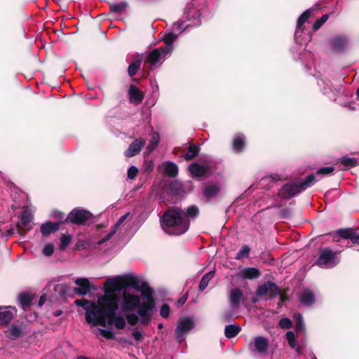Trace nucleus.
<instances>
[{
    "label": "nucleus",
    "mask_w": 359,
    "mask_h": 359,
    "mask_svg": "<svg viewBox=\"0 0 359 359\" xmlns=\"http://www.w3.org/2000/svg\"><path fill=\"white\" fill-rule=\"evenodd\" d=\"M120 298L112 297L107 294L98 297L96 302L92 303L91 310L87 311L86 320L93 326L107 325L114 327L118 330H123L126 327V319L117 315L119 308Z\"/></svg>",
    "instance_id": "1"
},
{
    "label": "nucleus",
    "mask_w": 359,
    "mask_h": 359,
    "mask_svg": "<svg viewBox=\"0 0 359 359\" xmlns=\"http://www.w3.org/2000/svg\"><path fill=\"white\" fill-rule=\"evenodd\" d=\"M142 286L144 290L142 291L141 297L145 300L142 302H140L136 310L137 313H130L126 314V321L131 326H135L139 321L142 325H147L151 320L153 313L156 311L154 289L146 281L142 282Z\"/></svg>",
    "instance_id": "2"
},
{
    "label": "nucleus",
    "mask_w": 359,
    "mask_h": 359,
    "mask_svg": "<svg viewBox=\"0 0 359 359\" xmlns=\"http://www.w3.org/2000/svg\"><path fill=\"white\" fill-rule=\"evenodd\" d=\"M161 226L165 231L173 236L185 233L190 226V220L182 217V209L169 207L161 218Z\"/></svg>",
    "instance_id": "3"
},
{
    "label": "nucleus",
    "mask_w": 359,
    "mask_h": 359,
    "mask_svg": "<svg viewBox=\"0 0 359 359\" xmlns=\"http://www.w3.org/2000/svg\"><path fill=\"white\" fill-rule=\"evenodd\" d=\"M288 289L281 290L276 284L271 280L266 281L264 284L259 285L256 290V294L263 297L268 294V299L272 300L277 295L280 297V302L283 303L288 300L286 293Z\"/></svg>",
    "instance_id": "4"
},
{
    "label": "nucleus",
    "mask_w": 359,
    "mask_h": 359,
    "mask_svg": "<svg viewBox=\"0 0 359 359\" xmlns=\"http://www.w3.org/2000/svg\"><path fill=\"white\" fill-rule=\"evenodd\" d=\"M121 310L126 313H134L139 306L141 301V295L133 294L129 290H124L122 292Z\"/></svg>",
    "instance_id": "5"
},
{
    "label": "nucleus",
    "mask_w": 359,
    "mask_h": 359,
    "mask_svg": "<svg viewBox=\"0 0 359 359\" xmlns=\"http://www.w3.org/2000/svg\"><path fill=\"white\" fill-rule=\"evenodd\" d=\"M93 214L84 209L79 208H74L65 218L63 222L72 223L75 225H84L88 221L93 218Z\"/></svg>",
    "instance_id": "6"
},
{
    "label": "nucleus",
    "mask_w": 359,
    "mask_h": 359,
    "mask_svg": "<svg viewBox=\"0 0 359 359\" xmlns=\"http://www.w3.org/2000/svg\"><path fill=\"white\" fill-rule=\"evenodd\" d=\"M337 252L332 251L329 248H320L318 257L315 262L316 265L321 268H331L336 264Z\"/></svg>",
    "instance_id": "7"
},
{
    "label": "nucleus",
    "mask_w": 359,
    "mask_h": 359,
    "mask_svg": "<svg viewBox=\"0 0 359 359\" xmlns=\"http://www.w3.org/2000/svg\"><path fill=\"white\" fill-rule=\"evenodd\" d=\"M104 294L112 297L120 298L116 292H123L121 277L108 278L104 284Z\"/></svg>",
    "instance_id": "8"
},
{
    "label": "nucleus",
    "mask_w": 359,
    "mask_h": 359,
    "mask_svg": "<svg viewBox=\"0 0 359 359\" xmlns=\"http://www.w3.org/2000/svg\"><path fill=\"white\" fill-rule=\"evenodd\" d=\"M194 323L189 318H184L180 320L177 323V327L175 330V335L176 339L181 343L184 340V337L190 330L194 329Z\"/></svg>",
    "instance_id": "9"
},
{
    "label": "nucleus",
    "mask_w": 359,
    "mask_h": 359,
    "mask_svg": "<svg viewBox=\"0 0 359 359\" xmlns=\"http://www.w3.org/2000/svg\"><path fill=\"white\" fill-rule=\"evenodd\" d=\"M33 219V215L29 210L25 209L22 211L20 220L16 224L17 231L20 235L25 236L31 230L32 227L29 226V225Z\"/></svg>",
    "instance_id": "10"
},
{
    "label": "nucleus",
    "mask_w": 359,
    "mask_h": 359,
    "mask_svg": "<svg viewBox=\"0 0 359 359\" xmlns=\"http://www.w3.org/2000/svg\"><path fill=\"white\" fill-rule=\"evenodd\" d=\"M299 187L297 181L292 183H287L280 187L278 190V195L282 198H290L302 191Z\"/></svg>",
    "instance_id": "11"
},
{
    "label": "nucleus",
    "mask_w": 359,
    "mask_h": 359,
    "mask_svg": "<svg viewBox=\"0 0 359 359\" xmlns=\"http://www.w3.org/2000/svg\"><path fill=\"white\" fill-rule=\"evenodd\" d=\"M122 285L123 290H128V288H133L135 290L141 292L144 290L142 286V282L140 283L139 278L136 276L127 275L121 277Z\"/></svg>",
    "instance_id": "12"
},
{
    "label": "nucleus",
    "mask_w": 359,
    "mask_h": 359,
    "mask_svg": "<svg viewBox=\"0 0 359 359\" xmlns=\"http://www.w3.org/2000/svg\"><path fill=\"white\" fill-rule=\"evenodd\" d=\"M269 340L264 337H257L254 339L253 342L250 343L248 348L253 352H257L259 354L266 353L269 348Z\"/></svg>",
    "instance_id": "13"
},
{
    "label": "nucleus",
    "mask_w": 359,
    "mask_h": 359,
    "mask_svg": "<svg viewBox=\"0 0 359 359\" xmlns=\"http://www.w3.org/2000/svg\"><path fill=\"white\" fill-rule=\"evenodd\" d=\"M74 283L78 286L74 288V292L79 295L85 296L90 293L94 287L89 280L86 278H78L74 280Z\"/></svg>",
    "instance_id": "14"
},
{
    "label": "nucleus",
    "mask_w": 359,
    "mask_h": 359,
    "mask_svg": "<svg viewBox=\"0 0 359 359\" xmlns=\"http://www.w3.org/2000/svg\"><path fill=\"white\" fill-rule=\"evenodd\" d=\"M221 191V186L218 182H214L205 185L202 193L207 203H210L212 199L216 198Z\"/></svg>",
    "instance_id": "15"
},
{
    "label": "nucleus",
    "mask_w": 359,
    "mask_h": 359,
    "mask_svg": "<svg viewBox=\"0 0 359 359\" xmlns=\"http://www.w3.org/2000/svg\"><path fill=\"white\" fill-rule=\"evenodd\" d=\"M349 40L346 35H337L330 39V44L334 51L341 52L347 47Z\"/></svg>",
    "instance_id": "16"
},
{
    "label": "nucleus",
    "mask_w": 359,
    "mask_h": 359,
    "mask_svg": "<svg viewBox=\"0 0 359 359\" xmlns=\"http://www.w3.org/2000/svg\"><path fill=\"white\" fill-rule=\"evenodd\" d=\"M146 142L142 138H138L135 140L128 147V149H126L124 152V155L130 158L137 155L142 149L144 147Z\"/></svg>",
    "instance_id": "17"
},
{
    "label": "nucleus",
    "mask_w": 359,
    "mask_h": 359,
    "mask_svg": "<svg viewBox=\"0 0 359 359\" xmlns=\"http://www.w3.org/2000/svg\"><path fill=\"white\" fill-rule=\"evenodd\" d=\"M65 224L63 221H59L57 222H53L47 221L41 225V232L44 237L48 236L50 233L57 232L61 226Z\"/></svg>",
    "instance_id": "18"
},
{
    "label": "nucleus",
    "mask_w": 359,
    "mask_h": 359,
    "mask_svg": "<svg viewBox=\"0 0 359 359\" xmlns=\"http://www.w3.org/2000/svg\"><path fill=\"white\" fill-rule=\"evenodd\" d=\"M167 55H168V53L165 52V50L161 47L156 48L148 53L145 62L154 65L156 64L161 58L165 57Z\"/></svg>",
    "instance_id": "19"
},
{
    "label": "nucleus",
    "mask_w": 359,
    "mask_h": 359,
    "mask_svg": "<svg viewBox=\"0 0 359 359\" xmlns=\"http://www.w3.org/2000/svg\"><path fill=\"white\" fill-rule=\"evenodd\" d=\"M261 276L260 271L255 267H246L241 270L237 276L242 279L253 280L257 279Z\"/></svg>",
    "instance_id": "20"
},
{
    "label": "nucleus",
    "mask_w": 359,
    "mask_h": 359,
    "mask_svg": "<svg viewBox=\"0 0 359 359\" xmlns=\"http://www.w3.org/2000/svg\"><path fill=\"white\" fill-rule=\"evenodd\" d=\"M129 100L131 102L140 104L142 102L144 94L139 90L135 86L131 85L128 89Z\"/></svg>",
    "instance_id": "21"
},
{
    "label": "nucleus",
    "mask_w": 359,
    "mask_h": 359,
    "mask_svg": "<svg viewBox=\"0 0 359 359\" xmlns=\"http://www.w3.org/2000/svg\"><path fill=\"white\" fill-rule=\"evenodd\" d=\"M299 302L302 305L311 306L316 302L314 293L309 289H305L299 296Z\"/></svg>",
    "instance_id": "22"
},
{
    "label": "nucleus",
    "mask_w": 359,
    "mask_h": 359,
    "mask_svg": "<svg viewBox=\"0 0 359 359\" xmlns=\"http://www.w3.org/2000/svg\"><path fill=\"white\" fill-rule=\"evenodd\" d=\"M189 171L193 177H207L205 168L198 163H193L189 166Z\"/></svg>",
    "instance_id": "23"
},
{
    "label": "nucleus",
    "mask_w": 359,
    "mask_h": 359,
    "mask_svg": "<svg viewBox=\"0 0 359 359\" xmlns=\"http://www.w3.org/2000/svg\"><path fill=\"white\" fill-rule=\"evenodd\" d=\"M243 297V292L240 288L232 289L230 292L229 300L232 306L238 308Z\"/></svg>",
    "instance_id": "24"
},
{
    "label": "nucleus",
    "mask_w": 359,
    "mask_h": 359,
    "mask_svg": "<svg viewBox=\"0 0 359 359\" xmlns=\"http://www.w3.org/2000/svg\"><path fill=\"white\" fill-rule=\"evenodd\" d=\"M245 147V136L243 135L234 136L232 142L233 150L236 153L242 152Z\"/></svg>",
    "instance_id": "25"
},
{
    "label": "nucleus",
    "mask_w": 359,
    "mask_h": 359,
    "mask_svg": "<svg viewBox=\"0 0 359 359\" xmlns=\"http://www.w3.org/2000/svg\"><path fill=\"white\" fill-rule=\"evenodd\" d=\"M188 152L183 154L182 157L187 161H190L194 159L199 154L200 147L198 145L192 144L191 142L189 143V147L187 148Z\"/></svg>",
    "instance_id": "26"
},
{
    "label": "nucleus",
    "mask_w": 359,
    "mask_h": 359,
    "mask_svg": "<svg viewBox=\"0 0 359 359\" xmlns=\"http://www.w3.org/2000/svg\"><path fill=\"white\" fill-rule=\"evenodd\" d=\"M142 56L137 55L135 61L132 62L128 67V74L130 77H133L140 69Z\"/></svg>",
    "instance_id": "27"
},
{
    "label": "nucleus",
    "mask_w": 359,
    "mask_h": 359,
    "mask_svg": "<svg viewBox=\"0 0 359 359\" xmlns=\"http://www.w3.org/2000/svg\"><path fill=\"white\" fill-rule=\"evenodd\" d=\"M176 37V34L172 32L166 34L163 39L165 45L161 48L165 50L168 54L170 53L172 50V44Z\"/></svg>",
    "instance_id": "28"
},
{
    "label": "nucleus",
    "mask_w": 359,
    "mask_h": 359,
    "mask_svg": "<svg viewBox=\"0 0 359 359\" xmlns=\"http://www.w3.org/2000/svg\"><path fill=\"white\" fill-rule=\"evenodd\" d=\"M241 331V327L236 324H231L225 326L224 334L228 339H231L237 336Z\"/></svg>",
    "instance_id": "29"
},
{
    "label": "nucleus",
    "mask_w": 359,
    "mask_h": 359,
    "mask_svg": "<svg viewBox=\"0 0 359 359\" xmlns=\"http://www.w3.org/2000/svg\"><path fill=\"white\" fill-rule=\"evenodd\" d=\"M35 297V294H30L29 292H22L19 294V302L24 309L28 308L32 304L33 299Z\"/></svg>",
    "instance_id": "30"
},
{
    "label": "nucleus",
    "mask_w": 359,
    "mask_h": 359,
    "mask_svg": "<svg viewBox=\"0 0 359 359\" xmlns=\"http://www.w3.org/2000/svg\"><path fill=\"white\" fill-rule=\"evenodd\" d=\"M339 163L345 166L346 169H350L359 165L358 158H350L347 156H344L340 158L339 159Z\"/></svg>",
    "instance_id": "31"
},
{
    "label": "nucleus",
    "mask_w": 359,
    "mask_h": 359,
    "mask_svg": "<svg viewBox=\"0 0 359 359\" xmlns=\"http://www.w3.org/2000/svg\"><path fill=\"white\" fill-rule=\"evenodd\" d=\"M317 8H311L306 10L298 18L297 22V27L298 29H301L303 25L308 20V19L311 16V13L313 11L317 10Z\"/></svg>",
    "instance_id": "32"
},
{
    "label": "nucleus",
    "mask_w": 359,
    "mask_h": 359,
    "mask_svg": "<svg viewBox=\"0 0 359 359\" xmlns=\"http://www.w3.org/2000/svg\"><path fill=\"white\" fill-rule=\"evenodd\" d=\"M354 232L355 230L352 228H341L336 231V234L341 238L350 239L352 241Z\"/></svg>",
    "instance_id": "33"
},
{
    "label": "nucleus",
    "mask_w": 359,
    "mask_h": 359,
    "mask_svg": "<svg viewBox=\"0 0 359 359\" xmlns=\"http://www.w3.org/2000/svg\"><path fill=\"white\" fill-rule=\"evenodd\" d=\"M6 334L11 339H17L22 336V330L18 325L12 324L6 332Z\"/></svg>",
    "instance_id": "34"
},
{
    "label": "nucleus",
    "mask_w": 359,
    "mask_h": 359,
    "mask_svg": "<svg viewBox=\"0 0 359 359\" xmlns=\"http://www.w3.org/2000/svg\"><path fill=\"white\" fill-rule=\"evenodd\" d=\"M165 172L170 177H175L178 174V167L177 164L168 161L165 165Z\"/></svg>",
    "instance_id": "35"
},
{
    "label": "nucleus",
    "mask_w": 359,
    "mask_h": 359,
    "mask_svg": "<svg viewBox=\"0 0 359 359\" xmlns=\"http://www.w3.org/2000/svg\"><path fill=\"white\" fill-rule=\"evenodd\" d=\"M215 271L213 270V271H209L208 273H206L202 277V278L200 281V283H199V286H198L200 291H203L207 287L210 280L215 276Z\"/></svg>",
    "instance_id": "36"
},
{
    "label": "nucleus",
    "mask_w": 359,
    "mask_h": 359,
    "mask_svg": "<svg viewBox=\"0 0 359 359\" xmlns=\"http://www.w3.org/2000/svg\"><path fill=\"white\" fill-rule=\"evenodd\" d=\"M299 183V187L302 189V191L306 190L307 188L310 187L316 182V177L314 175L311 174L306 177L304 180L303 181H297Z\"/></svg>",
    "instance_id": "37"
},
{
    "label": "nucleus",
    "mask_w": 359,
    "mask_h": 359,
    "mask_svg": "<svg viewBox=\"0 0 359 359\" xmlns=\"http://www.w3.org/2000/svg\"><path fill=\"white\" fill-rule=\"evenodd\" d=\"M109 4L110 12L116 14L122 13L127 7V3L125 1H122L119 4L109 3Z\"/></svg>",
    "instance_id": "38"
},
{
    "label": "nucleus",
    "mask_w": 359,
    "mask_h": 359,
    "mask_svg": "<svg viewBox=\"0 0 359 359\" xmlns=\"http://www.w3.org/2000/svg\"><path fill=\"white\" fill-rule=\"evenodd\" d=\"M13 314L9 311H4L0 312V325H6L8 324L13 319Z\"/></svg>",
    "instance_id": "39"
},
{
    "label": "nucleus",
    "mask_w": 359,
    "mask_h": 359,
    "mask_svg": "<svg viewBox=\"0 0 359 359\" xmlns=\"http://www.w3.org/2000/svg\"><path fill=\"white\" fill-rule=\"evenodd\" d=\"M250 252V248L247 245H243L241 250L236 255L235 259L237 260L242 259L243 258H248Z\"/></svg>",
    "instance_id": "40"
},
{
    "label": "nucleus",
    "mask_w": 359,
    "mask_h": 359,
    "mask_svg": "<svg viewBox=\"0 0 359 359\" xmlns=\"http://www.w3.org/2000/svg\"><path fill=\"white\" fill-rule=\"evenodd\" d=\"M183 213L186 215L185 218H194L198 215L199 210L197 206L191 205L186 208L184 211L182 210V214Z\"/></svg>",
    "instance_id": "41"
},
{
    "label": "nucleus",
    "mask_w": 359,
    "mask_h": 359,
    "mask_svg": "<svg viewBox=\"0 0 359 359\" xmlns=\"http://www.w3.org/2000/svg\"><path fill=\"white\" fill-rule=\"evenodd\" d=\"M93 301H89L85 299H76L74 303L76 306L83 307L86 310V316L87 315V311L91 310Z\"/></svg>",
    "instance_id": "42"
},
{
    "label": "nucleus",
    "mask_w": 359,
    "mask_h": 359,
    "mask_svg": "<svg viewBox=\"0 0 359 359\" xmlns=\"http://www.w3.org/2000/svg\"><path fill=\"white\" fill-rule=\"evenodd\" d=\"M295 318V330L297 332H304V320L301 314L296 313L294 315Z\"/></svg>",
    "instance_id": "43"
},
{
    "label": "nucleus",
    "mask_w": 359,
    "mask_h": 359,
    "mask_svg": "<svg viewBox=\"0 0 359 359\" xmlns=\"http://www.w3.org/2000/svg\"><path fill=\"white\" fill-rule=\"evenodd\" d=\"M72 241V236L69 234H62L60 238V243L59 245V249L62 251L65 250L67 247L70 244Z\"/></svg>",
    "instance_id": "44"
},
{
    "label": "nucleus",
    "mask_w": 359,
    "mask_h": 359,
    "mask_svg": "<svg viewBox=\"0 0 359 359\" xmlns=\"http://www.w3.org/2000/svg\"><path fill=\"white\" fill-rule=\"evenodd\" d=\"M285 337L290 347L291 348H296L297 344L294 333L292 331H287L285 334Z\"/></svg>",
    "instance_id": "45"
},
{
    "label": "nucleus",
    "mask_w": 359,
    "mask_h": 359,
    "mask_svg": "<svg viewBox=\"0 0 359 359\" xmlns=\"http://www.w3.org/2000/svg\"><path fill=\"white\" fill-rule=\"evenodd\" d=\"M329 17V14H325L320 18L317 19L313 25V30L316 31L319 29L323 26V25L328 20Z\"/></svg>",
    "instance_id": "46"
},
{
    "label": "nucleus",
    "mask_w": 359,
    "mask_h": 359,
    "mask_svg": "<svg viewBox=\"0 0 359 359\" xmlns=\"http://www.w3.org/2000/svg\"><path fill=\"white\" fill-rule=\"evenodd\" d=\"M334 172V168L333 166H327L320 168L316 172V175H332Z\"/></svg>",
    "instance_id": "47"
},
{
    "label": "nucleus",
    "mask_w": 359,
    "mask_h": 359,
    "mask_svg": "<svg viewBox=\"0 0 359 359\" xmlns=\"http://www.w3.org/2000/svg\"><path fill=\"white\" fill-rule=\"evenodd\" d=\"M278 325L282 329H290L292 327V322L288 318H283L279 320Z\"/></svg>",
    "instance_id": "48"
},
{
    "label": "nucleus",
    "mask_w": 359,
    "mask_h": 359,
    "mask_svg": "<svg viewBox=\"0 0 359 359\" xmlns=\"http://www.w3.org/2000/svg\"><path fill=\"white\" fill-rule=\"evenodd\" d=\"M170 308L168 304H163L160 309V315L162 318H167L169 317Z\"/></svg>",
    "instance_id": "49"
},
{
    "label": "nucleus",
    "mask_w": 359,
    "mask_h": 359,
    "mask_svg": "<svg viewBox=\"0 0 359 359\" xmlns=\"http://www.w3.org/2000/svg\"><path fill=\"white\" fill-rule=\"evenodd\" d=\"M169 188L171 192L174 194H179L181 191V185L177 182H172L170 184Z\"/></svg>",
    "instance_id": "50"
},
{
    "label": "nucleus",
    "mask_w": 359,
    "mask_h": 359,
    "mask_svg": "<svg viewBox=\"0 0 359 359\" xmlns=\"http://www.w3.org/2000/svg\"><path fill=\"white\" fill-rule=\"evenodd\" d=\"M202 165L205 168L207 177L210 176L212 174L213 170L215 169V166L214 165V163L212 162L206 161Z\"/></svg>",
    "instance_id": "51"
},
{
    "label": "nucleus",
    "mask_w": 359,
    "mask_h": 359,
    "mask_svg": "<svg viewBox=\"0 0 359 359\" xmlns=\"http://www.w3.org/2000/svg\"><path fill=\"white\" fill-rule=\"evenodd\" d=\"M100 334L107 339L113 340L116 339L114 333L111 330H100Z\"/></svg>",
    "instance_id": "52"
},
{
    "label": "nucleus",
    "mask_w": 359,
    "mask_h": 359,
    "mask_svg": "<svg viewBox=\"0 0 359 359\" xmlns=\"http://www.w3.org/2000/svg\"><path fill=\"white\" fill-rule=\"evenodd\" d=\"M54 252V245L53 243H47L43 249V253L46 256H51Z\"/></svg>",
    "instance_id": "53"
},
{
    "label": "nucleus",
    "mask_w": 359,
    "mask_h": 359,
    "mask_svg": "<svg viewBox=\"0 0 359 359\" xmlns=\"http://www.w3.org/2000/svg\"><path fill=\"white\" fill-rule=\"evenodd\" d=\"M116 233V227L111 230L104 237L97 241V244L101 245L107 241L110 240L111 237Z\"/></svg>",
    "instance_id": "54"
},
{
    "label": "nucleus",
    "mask_w": 359,
    "mask_h": 359,
    "mask_svg": "<svg viewBox=\"0 0 359 359\" xmlns=\"http://www.w3.org/2000/svg\"><path fill=\"white\" fill-rule=\"evenodd\" d=\"M138 173V169L135 165H131L128 170V178L133 180Z\"/></svg>",
    "instance_id": "55"
},
{
    "label": "nucleus",
    "mask_w": 359,
    "mask_h": 359,
    "mask_svg": "<svg viewBox=\"0 0 359 359\" xmlns=\"http://www.w3.org/2000/svg\"><path fill=\"white\" fill-rule=\"evenodd\" d=\"M68 286L66 284H57L55 285V290L60 294H65L67 292Z\"/></svg>",
    "instance_id": "56"
},
{
    "label": "nucleus",
    "mask_w": 359,
    "mask_h": 359,
    "mask_svg": "<svg viewBox=\"0 0 359 359\" xmlns=\"http://www.w3.org/2000/svg\"><path fill=\"white\" fill-rule=\"evenodd\" d=\"M132 335L137 341H141L144 339L142 333L140 331L137 330V329H135L133 330Z\"/></svg>",
    "instance_id": "57"
},
{
    "label": "nucleus",
    "mask_w": 359,
    "mask_h": 359,
    "mask_svg": "<svg viewBox=\"0 0 359 359\" xmlns=\"http://www.w3.org/2000/svg\"><path fill=\"white\" fill-rule=\"evenodd\" d=\"M187 297H188V294H186L184 295H183L182 297H181L177 302V306L178 307H180L182 306H183L184 304V303L186 302L187 299Z\"/></svg>",
    "instance_id": "58"
},
{
    "label": "nucleus",
    "mask_w": 359,
    "mask_h": 359,
    "mask_svg": "<svg viewBox=\"0 0 359 359\" xmlns=\"http://www.w3.org/2000/svg\"><path fill=\"white\" fill-rule=\"evenodd\" d=\"M158 142V136H153L152 139L151 140V143H152V148L150 149L151 151H153L157 147Z\"/></svg>",
    "instance_id": "59"
},
{
    "label": "nucleus",
    "mask_w": 359,
    "mask_h": 359,
    "mask_svg": "<svg viewBox=\"0 0 359 359\" xmlns=\"http://www.w3.org/2000/svg\"><path fill=\"white\" fill-rule=\"evenodd\" d=\"M118 342L120 343H126L128 344V345H130V346H133V344L132 341H130V340L128 338H126V337H121L119 339H116Z\"/></svg>",
    "instance_id": "60"
},
{
    "label": "nucleus",
    "mask_w": 359,
    "mask_h": 359,
    "mask_svg": "<svg viewBox=\"0 0 359 359\" xmlns=\"http://www.w3.org/2000/svg\"><path fill=\"white\" fill-rule=\"evenodd\" d=\"M129 215V213H126L123 215H122L119 219L118 220L116 224L114 226V229L116 227H117V226L120 225L127 217Z\"/></svg>",
    "instance_id": "61"
},
{
    "label": "nucleus",
    "mask_w": 359,
    "mask_h": 359,
    "mask_svg": "<svg viewBox=\"0 0 359 359\" xmlns=\"http://www.w3.org/2000/svg\"><path fill=\"white\" fill-rule=\"evenodd\" d=\"M352 243L359 245V233H357L355 231L354 232Z\"/></svg>",
    "instance_id": "62"
},
{
    "label": "nucleus",
    "mask_w": 359,
    "mask_h": 359,
    "mask_svg": "<svg viewBox=\"0 0 359 359\" xmlns=\"http://www.w3.org/2000/svg\"><path fill=\"white\" fill-rule=\"evenodd\" d=\"M46 300V295L45 294H42L41 297H40V299H39V301L38 302V305L39 306H41L43 305V304L45 303Z\"/></svg>",
    "instance_id": "63"
},
{
    "label": "nucleus",
    "mask_w": 359,
    "mask_h": 359,
    "mask_svg": "<svg viewBox=\"0 0 359 359\" xmlns=\"http://www.w3.org/2000/svg\"><path fill=\"white\" fill-rule=\"evenodd\" d=\"M270 177L272 179L273 181H280L282 180V177L280 175L278 174H273L270 175Z\"/></svg>",
    "instance_id": "64"
}]
</instances>
